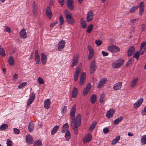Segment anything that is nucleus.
<instances>
[{
  "label": "nucleus",
  "instance_id": "nucleus-2",
  "mask_svg": "<svg viewBox=\"0 0 146 146\" xmlns=\"http://www.w3.org/2000/svg\"><path fill=\"white\" fill-rule=\"evenodd\" d=\"M64 13L66 20L67 23L71 25H74L75 22L74 20L72 18V14L67 10L64 11Z\"/></svg>",
  "mask_w": 146,
  "mask_h": 146
},
{
  "label": "nucleus",
  "instance_id": "nucleus-7",
  "mask_svg": "<svg viewBox=\"0 0 146 146\" xmlns=\"http://www.w3.org/2000/svg\"><path fill=\"white\" fill-rule=\"evenodd\" d=\"M76 110V107L75 106H74L72 108L70 112V115L71 118L72 120V121H75V113Z\"/></svg>",
  "mask_w": 146,
  "mask_h": 146
},
{
  "label": "nucleus",
  "instance_id": "nucleus-16",
  "mask_svg": "<svg viewBox=\"0 0 146 146\" xmlns=\"http://www.w3.org/2000/svg\"><path fill=\"white\" fill-rule=\"evenodd\" d=\"M78 54L76 55L73 57L72 60L73 62L71 65V67H73L77 64L78 62Z\"/></svg>",
  "mask_w": 146,
  "mask_h": 146
},
{
  "label": "nucleus",
  "instance_id": "nucleus-54",
  "mask_svg": "<svg viewBox=\"0 0 146 146\" xmlns=\"http://www.w3.org/2000/svg\"><path fill=\"white\" fill-rule=\"evenodd\" d=\"M0 55L2 56H5V50L3 49H0Z\"/></svg>",
  "mask_w": 146,
  "mask_h": 146
},
{
  "label": "nucleus",
  "instance_id": "nucleus-40",
  "mask_svg": "<svg viewBox=\"0 0 146 146\" xmlns=\"http://www.w3.org/2000/svg\"><path fill=\"white\" fill-rule=\"evenodd\" d=\"M42 145V142L40 140L35 141L33 144V146H41Z\"/></svg>",
  "mask_w": 146,
  "mask_h": 146
},
{
  "label": "nucleus",
  "instance_id": "nucleus-62",
  "mask_svg": "<svg viewBox=\"0 0 146 146\" xmlns=\"http://www.w3.org/2000/svg\"><path fill=\"white\" fill-rule=\"evenodd\" d=\"M138 20V19L137 18L133 19L130 21V23H135Z\"/></svg>",
  "mask_w": 146,
  "mask_h": 146
},
{
  "label": "nucleus",
  "instance_id": "nucleus-18",
  "mask_svg": "<svg viewBox=\"0 0 146 146\" xmlns=\"http://www.w3.org/2000/svg\"><path fill=\"white\" fill-rule=\"evenodd\" d=\"M139 10V15L141 16L143 14L144 10V5L143 2V1L141 2L140 3Z\"/></svg>",
  "mask_w": 146,
  "mask_h": 146
},
{
  "label": "nucleus",
  "instance_id": "nucleus-27",
  "mask_svg": "<svg viewBox=\"0 0 146 146\" xmlns=\"http://www.w3.org/2000/svg\"><path fill=\"white\" fill-rule=\"evenodd\" d=\"M41 60L42 64L44 65L46 63L47 56L44 53L41 54Z\"/></svg>",
  "mask_w": 146,
  "mask_h": 146
},
{
  "label": "nucleus",
  "instance_id": "nucleus-37",
  "mask_svg": "<svg viewBox=\"0 0 146 146\" xmlns=\"http://www.w3.org/2000/svg\"><path fill=\"white\" fill-rule=\"evenodd\" d=\"M81 25L82 28L85 29L86 27L87 23L85 21L83 20L82 19H81Z\"/></svg>",
  "mask_w": 146,
  "mask_h": 146
},
{
  "label": "nucleus",
  "instance_id": "nucleus-26",
  "mask_svg": "<svg viewBox=\"0 0 146 146\" xmlns=\"http://www.w3.org/2000/svg\"><path fill=\"white\" fill-rule=\"evenodd\" d=\"M80 69L79 68H76V71L74 74V78L75 81H76L78 79L79 74L80 73Z\"/></svg>",
  "mask_w": 146,
  "mask_h": 146
},
{
  "label": "nucleus",
  "instance_id": "nucleus-5",
  "mask_svg": "<svg viewBox=\"0 0 146 146\" xmlns=\"http://www.w3.org/2000/svg\"><path fill=\"white\" fill-rule=\"evenodd\" d=\"M108 50L112 52L116 53L120 51V48L116 46H111L108 48Z\"/></svg>",
  "mask_w": 146,
  "mask_h": 146
},
{
  "label": "nucleus",
  "instance_id": "nucleus-29",
  "mask_svg": "<svg viewBox=\"0 0 146 146\" xmlns=\"http://www.w3.org/2000/svg\"><path fill=\"white\" fill-rule=\"evenodd\" d=\"M26 141L27 143L30 144L33 142V139L30 135H28L26 137Z\"/></svg>",
  "mask_w": 146,
  "mask_h": 146
},
{
  "label": "nucleus",
  "instance_id": "nucleus-8",
  "mask_svg": "<svg viewBox=\"0 0 146 146\" xmlns=\"http://www.w3.org/2000/svg\"><path fill=\"white\" fill-rule=\"evenodd\" d=\"M74 1L73 0H67L66 5L68 8L71 10H73Z\"/></svg>",
  "mask_w": 146,
  "mask_h": 146
},
{
  "label": "nucleus",
  "instance_id": "nucleus-58",
  "mask_svg": "<svg viewBox=\"0 0 146 146\" xmlns=\"http://www.w3.org/2000/svg\"><path fill=\"white\" fill-rule=\"evenodd\" d=\"M38 82L40 84H43L44 83L43 80L40 77H39L38 79Z\"/></svg>",
  "mask_w": 146,
  "mask_h": 146
},
{
  "label": "nucleus",
  "instance_id": "nucleus-52",
  "mask_svg": "<svg viewBox=\"0 0 146 146\" xmlns=\"http://www.w3.org/2000/svg\"><path fill=\"white\" fill-rule=\"evenodd\" d=\"M139 52L137 51L135 52L133 55V58H135L137 60H138L139 58Z\"/></svg>",
  "mask_w": 146,
  "mask_h": 146
},
{
  "label": "nucleus",
  "instance_id": "nucleus-13",
  "mask_svg": "<svg viewBox=\"0 0 146 146\" xmlns=\"http://www.w3.org/2000/svg\"><path fill=\"white\" fill-rule=\"evenodd\" d=\"M135 51V48L133 46L130 47L128 50L127 55L128 56L130 57L134 53Z\"/></svg>",
  "mask_w": 146,
  "mask_h": 146
},
{
  "label": "nucleus",
  "instance_id": "nucleus-33",
  "mask_svg": "<svg viewBox=\"0 0 146 146\" xmlns=\"http://www.w3.org/2000/svg\"><path fill=\"white\" fill-rule=\"evenodd\" d=\"M59 128V126L58 125H56L54 126L51 131V134L54 135L56 133Z\"/></svg>",
  "mask_w": 146,
  "mask_h": 146
},
{
  "label": "nucleus",
  "instance_id": "nucleus-56",
  "mask_svg": "<svg viewBox=\"0 0 146 146\" xmlns=\"http://www.w3.org/2000/svg\"><path fill=\"white\" fill-rule=\"evenodd\" d=\"M5 28L4 29V31L7 32H8L9 33H10L11 32V29L8 27L5 26Z\"/></svg>",
  "mask_w": 146,
  "mask_h": 146
},
{
  "label": "nucleus",
  "instance_id": "nucleus-1",
  "mask_svg": "<svg viewBox=\"0 0 146 146\" xmlns=\"http://www.w3.org/2000/svg\"><path fill=\"white\" fill-rule=\"evenodd\" d=\"M81 115L78 114L77 116L75 121H71L70 122L71 126L74 129L75 134L76 135L78 133V127L81 124Z\"/></svg>",
  "mask_w": 146,
  "mask_h": 146
},
{
  "label": "nucleus",
  "instance_id": "nucleus-17",
  "mask_svg": "<svg viewBox=\"0 0 146 146\" xmlns=\"http://www.w3.org/2000/svg\"><path fill=\"white\" fill-rule=\"evenodd\" d=\"M20 37L23 39L26 38L27 37L26 32L25 29H23L19 32Z\"/></svg>",
  "mask_w": 146,
  "mask_h": 146
},
{
  "label": "nucleus",
  "instance_id": "nucleus-53",
  "mask_svg": "<svg viewBox=\"0 0 146 146\" xmlns=\"http://www.w3.org/2000/svg\"><path fill=\"white\" fill-rule=\"evenodd\" d=\"M59 20L60 22V26L61 25H62L64 24V19L63 17L61 15H60L59 17Z\"/></svg>",
  "mask_w": 146,
  "mask_h": 146
},
{
  "label": "nucleus",
  "instance_id": "nucleus-36",
  "mask_svg": "<svg viewBox=\"0 0 146 146\" xmlns=\"http://www.w3.org/2000/svg\"><path fill=\"white\" fill-rule=\"evenodd\" d=\"M141 142L143 145L146 144V135H144L141 137Z\"/></svg>",
  "mask_w": 146,
  "mask_h": 146
},
{
  "label": "nucleus",
  "instance_id": "nucleus-23",
  "mask_svg": "<svg viewBox=\"0 0 146 146\" xmlns=\"http://www.w3.org/2000/svg\"><path fill=\"white\" fill-rule=\"evenodd\" d=\"M122 84L121 82H119L115 84L113 86V89L114 90H119L121 88Z\"/></svg>",
  "mask_w": 146,
  "mask_h": 146
},
{
  "label": "nucleus",
  "instance_id": "nucleus-55",
  "mask_svg": "<svg viewBox=\"0 0 146 146\" xmlns=\"http://www.w3.org/2000/svg\"><path fill=\"white\" fill-rule=\"evenodd\" d=\"M96 124L97 123L96 122H94L92 123L90 127V129H94L96 126Z\"/></svg>",
  "mask_w": 146,
  "mask_h": 146
},
{
  "label": "nucleus",
  "instance_id": "nucleus-12",
  "mask_svg": "<svg viewBox=\"0 0 146 146\" xmlns=\"http://www.w3.org/2000/svg\"><path fill=\"white\" fill-rule=\"evenodd\" d=\"M65 42L64 40H62L60 41L58 44V49L61 50L63 49L65 46Z\"/></svg>",
  "mask_w": 146,
  "mask_h": 146
},
{
  "label": "nucleus",
  "instance_id": "nucleus-57",
  "mask_svg": "<svg viewBox=\"0 0 146 146\" xmlns=\"http://www.w3.org/2000/svg\"><path fill=\"white\" fill-rule=\"evenodd\" d=\"M13 132L15 134H18L20 133V130L16 128H14L13 129Z\"/></svg>",
  "mask_w": 146,
  "mask_h": 146
},
{
  "label": "nucleus",
  "instance_id": "nucleus-43",
  "mask_svg": "<svg viewBox=\"0 0 146 146\" xmlns=\"http://www.w3.org/2000/svg\"><path fill=\"white\" fill-rule=\"evenodd\" d=\"M105 95L104 94H102L100 95L99 101L100 103L102 104L104 103V102Z\"/></svg>",
  "mask_w": 146,
  "mask_h": 146
},
{
  "label": "nucleus",
  "instance_id": "nucleus-30",
  "mask_svg": "<svg viewBox=\"0 0 146 146\" xmlns=\"http://www.w3.org/2000/svg\"><path fill=\"white\" fill-rule=\"evenodd\" d=\"M69 128L68 124L67 123H66L63 126L62 129V132L64 133L66 131H67Z\"/></svg>",
  "mask_w": 146,
  "mask_h": 146
},
{
  "label": "nucleus",
  "instance_id": "nucleus-59",
  "mask_svg": "<svg viewBox=\"0 0 146 146\" xmlns=\"http://www.w3.org/2000/svg\"><path fill=\"white\" fill-rule=\"evenodd\" d=\"M67 107L65 106L62 108L61 110V112L62 113H66V111Z\"/></svg>",
  "mask_w": 146,
  "mask_h": 146
},
{
  "label": "nucleus",
  "instance_id": "nucleus-45",
  "mask_svg": "<svg viewBox=\"0 0 146 146\" xmlns=\"http://www.w3.org/2000/svg\"><path fill=\"white\" fill-rule=\"evenodd\" d=\"M139 8L138 6H133L131 7L129 9V12L130 13H133L137 9Z\"/></svg>",
  "mask_w": 146,
  "mask_h": 146
},
{
  "label": "nucleus",
  "instance_id": "nucleus-24",
  "mask_svg": "<svg viewBox=\"0 0 146 146\" xmlns=\"http://www.w3.org/2000/svg\"><path fill=\"white\" fill-rule=\"evenodd\" d=\"M50 100L48 99L46 100L44 102V106L45 108L46 109H48L50 107Z\"/></svg>",
  "mask_w": 146,
  "mask_h": 146
},
{
  "label": "nucleus",
  "instance_id": "nucleus-10",
  "mask_svg": "<svg viewBox=\"0 0 146 146\" xmlns=\"http://www.w3.org/2000/svg\"><path fill=\"white\" fill-rule=\"evenodd\" d=\"M107 80V79L105 78H104L100 80L98 84L97 87L99 88H102L106 84Z\"/></svg>",
  "mask_w": 146,
  "mask_h": 146
},
{
  "label": "nucleus",
  "instance_id": "nucleus-22",
  "mask_svg": "<svg viewBox=\"0 0 146 146\" xmlns=\"http://www.w3.org/2000/svg\"><path fill=\"white\" fill-rule=\"evenodd\" d=\"M35 59L36 64H39L40 63V56L38 54V51L36 50L35 52Z\"/></svg>",
  "mask_w": 146,
  "mask_h": 146
},
{
  "label": "nucleus",
  "instance_id": "nucleus-25",
  "mask_svg": "<svg viewBox=\"0 0 146 146\" xmlns=\"http://www.w3.org/2000/svg\"><path fill=\"white\" fill-rule=\"evenodd\" d=\"M37 4L35 3V1H33V15L35 16L37 15Z\"/></svg>",
  "mask_w": 146,
  "mask_h": 146
},
{
  "label": "nucleus",
  "instance_id": "nucleus-21",
  "mask_svg": "<svg viewBox=\"0 0 146 146\" xmlns=\"http://www.w3.org/2000/svg\"><path fill=\"white\" fill-rule=\"evenodd\" d=\"M86 73L85 72H83L80 77V84L82 85L83 84L85 81Z\"/></svg>",
  "mask_w": 146,
  "mask_h": 146
},
{
  "label": "nucleus",
  "instance_id": "nucleus-9",
  "mask_svg": "<svg viewBox=\"0 0 146 146\" xmlns=\"http://www.w3.org/2000/svg\"><path fill=\"white\" fill-rule=\"evenodd\" d=\"M35 93L34 92H32L31 94L29 96V100L27 104V106H29L32 103L35 99Z\"/></svg>",
  "mask_w": 146,
  "mask_h": 146
},
{
  "label": "nucleus",
  "instance_id": "nucleus-4",
  "mask_svg": "<svg viewBox=\"0 0 146 146\" xmlns=\"http://www.w3.org/2000/svg\"><path fill=\"white\" fill-rule=\"evenodd\" d=\"M96 64V62L94 60L92 61L90 64V71L91 74L94 73L96 69L97 66Z\"/></svg>",
  "mask_w": 146,
  "mask_h": 146
},
{
  "label": "nucleus",
  "instance_id": "nucleus-49",
  "mask_svg": "<svg viewBox=\"0 0 146 146\" xmlns=\"http://www.w3.org/2000/svg\"><path fill=\"white\" fill-rule=\"evenodd\" d=\"M88 48L89 51V54H94V50L90 46L88 45Z\"/></svg>",
  "mask_w": 146,
  "mask_h": 146
},
{
  "label": "nucleus",
  "instance_id": "nucleus-47",
  "mask_svg": "<svg viewBox=\"0 0 146 146\" xmlns=\"http://www.w3.org/2000/svg\"><path fill=\"white\" fill-rule=\"evenodd\" d=\"M146 42L145 41L143 42L141 44V47H140V51H141V50L144 47H145L144 50H146Z\"/></svg>",
  "mask_w": 146,
  "mask_h": 146
},
{
  "label": "nucleus",
  "instance_id": "nucleus-50",
  "mask_svg": "<svg viewBox=\"0 0 146 146\" xmlns=\"http://www.w3.org/2000/svg\"><path fill=\"white\" fill-rule=\"evenodd\" d=\"M7 146H12V142L11 140L8 139L7 140Z\"/></svg>",
  "mask_w": 146,
  "mask_h": 146
},
{
  "label": "nucleus",
  "instance_id": "nucleus-20",
  "mask_svg": "<svg viewBox=\"0 0 146 146\" xmlns=\"http://www.w3.org/2000/svg\"><path fill=\"white\" fill-rule=\"evenodd\" d=\"M115 113V110L113 109L107 111L106 116L107 118H110L112 117Z\"/></svg>",
  "mask_w": 146,
  "mask_h": 146
},
{
  "label": "nucleus",
  "instance_id": "nucleus-42",
  "mask_svg": "<svg viewBox=\"0 0 146 146\" xmlns=\"http://www.w3.org/2000/svg\"><path fill=\"white\" fill-rule=\"evenodd\" d=\"M65 138L66 140L68 141L71 137V135L69 131L68 130L65 133Z\"/></svg>",
  "mask_w": 146,
  "mask_h": 146
},
{
  "label": "nucleus",
  "instance_id": "nucleus-63",
  "mask_svg": "<svg viewBox=\"0 0 146 146\" xmlns=\"http://www.w3.org/2000/svg\"><path fill=\"white\" fill-rule=\"evenodd\" d=\"M59 3H60V5L62 6L64 3V0H58Z\"/></svg>",
  "mask_w": 146,
  "mask_h": 146
},
{
  "label": "nucleus",
  "instance_id": "nucleus-38",
  "mask_svg": "<svg viewBox=\"0 0 146 146\" xmlns=\"http://www.w3.org/2000/svg\"><path fill=\"white\" fill-rule=\"evenodd\" d=\"M96 95H93L90 97V101L92 103L94 104L96 100Z\"/></svg>",
  "mask_w": 146,
  "mask_h": 146
},
{
  "label": "nucleus",
  "instance_id": "nucleus-44",
  "mask_svg": "<svg viewBox=\"0 0 146 146\" xmlns=\"http://www.w3.org/2000/svg\"><path fill=\"white\" fill-rule=\"evenodd\" d=\"M93 27V26L92 24H90L88 27L87 30H86L87 32L88 33H90L92 31Z\"/></svg>",
  "mask_w": 146,
  "mask_h": 146
},
{
  "label": "nucleus",
  "instance_id": "nucleus-46",
  "mask_svg": "<svg viewBox=\"0 0 146 146\" xmlns=\"http://www.w3.org/2000/svg\"><path fill=\"white\" fill-rule=\"evenodd\" d=\"M134 59L133 58H130L129 60L126 63V66L128 67L134 61Z\"/></svg>",
  "mask_w": 146,
  "mask_h": 146
},
{
  "label": "nucleus",
  "instance_id": "nucleus-51",
  "mask_svg": "<svg viewBox=\"0 0 146 146\" xmlns=\"http://www.w3.org/2000/svg\"><path fill=\"white\" fill-rule=\"evenodd\" d=\"M95 42L96 44L98 46H100L102 43V41L99 40H96Z\"/></svg>",
  "mask_w": 146,
  "mask_h": 146
},
{
  "label": "nucleus",
  "instance_id": "nucleus-14",
  "mask_svg": "<svg viewBox=\"0 0 146 146\" xmlns=\"http://www.w3.org/2000/svg\"><path fill=\"white\" fill-rule=\"evenodd\" d=\"M143 99L142 98L138 99L134 104V107L135 108H137L139 107L143 102Z\"/></svg>",
  "mask_w": 146,
  "mask_h": 146
},
{
  "label": "nucleus",
  "instance_id": "nucleus-48",
  "mask_svg": "<svg viewBox=\"0 0 146 146\" xmlns=\"http://www.w3.org/2000/svg\"><path fill=\"white\" fill-rule=\"evenodd\" d=\"M27 84V82L21 83L20 85L18 86V87L19 89L22 88L25 86H26Z\"/></svg>",
  "mask_w": 146,
  "mask_h": 146
},
{
  "label": "nucleus",
  "instance_id": "nucleus-32",
  "mask_svg": "<svg viewBox=\"0 0 146 146\" xmlns=\"http://www.w3.org/2000/svg\"><path fill=\"white\" fill-rule=\"evenodd\" d=\"M8 62L10 65L12 66L15 63V61L14 60L13 57L12 56H10L8 60Z\"/></svg>",
  "mask_w": 146,
  "mask_h": 146
},
{
  "label": "nucleus",
  "instance_id": "nucleus-41",
  "mask_svg": "<svg viewBox=\"0 0 146 146\" xmlns=\"http://www.w3.org/2000/svg\"><path fill=\"white\" fill-rule=\"evenodd\" d=\"M9 125L7 124H3L0 127V129L1 131L5 130L8 128Z\"/></svg>",
  "mask_w": 146,
  "mask_h": 146
},
{
  "label": "nucleus",
  "instance_id": "nucleus-64",
  "mask_svg": "<svg viewBox=\"0 0 146 146\" xmlns=\"http://www.w3.org/2000/svg\"><path fill=\"white\" fill-rule=\"evenodd\" d=\"M102 53L104 56H106L108 55V53L104 51H102Z\"/></svg>",
  "mask_w": 146,
  "mask_h": 146
},
{
  "label": "nucleus",
  "instance_id": "nucleus-35",
  "mask_svg": "<svg viewBox=\"0 0 146 146\" xmlns=\"http://www.w3.org/2000/svg\"><path fill=\"white\" fill-rule=\"evenodd\" d=\"M138 80V78L134 79L131 82L130 84L131 87L133 88L135 87Z\"/></svg>",
  "mask_w": 146,
  "mask_h": 146
},
{
  "label": "nucleus",
  "instance_id": "nucleus-60",
  "mask_svg": "<svg viewBox=\"0 0 146 146\" xmlns=\"http://www.w3.org/2000/svg\"><path fill=\"white\" fill-rule=\"evenodd\" d=\"M109 131V129L107 128H104L103 129V132L105 134L107 133H108Z\"/></svg>",
  "mask_w": 146,
  "mask_h": 146
},
{
  "label": "nucleus",
  "instance_id": "nucleus-11",
  "mask_svg": "<svg viewBox=\"0 0 146 146\" xmlns=\"http://www.w3.org/2000/svg\"><path fill=\"white\" fill-rule=\"evenodd\" d=\"M91 85L90 83H89L86 87V88L83 90V95L84 96H86L87 94L90 92L91 88Z\"/></svg>",
  "mask_w": 146,
  "mask_h": 146
},
{
  "label": "nucleus",
  "instance_id": "nucleus-6",
  "mask_svg": "<svg viewBox=\"0 0 146 146\" xmlns=\"http://www.w3.org/2000/svg\"><path fill=\"white\" fill-rule=\"evenodd\" d=\"M94 18V14L92 11L90 10L87 13L86 17V21L88 22L91 21Z\"/></svg>",
  "mask_w": 146,
  "mask_h": 146
},
{
  "label": "nucleus",
  "instance_id": "nucleus-61",
  "mask_svg": "<svg viewBox=\"0 0 146 146\" xmlns=\"http://www.w3.org/2000/svg\"><path fill=\"white\" fill-rule=\"evenodd\" d=\"M58 23V22L57 21H56V22L52 23H50V27H53L55 25Z\"/></svg>",
  "mask_w": 146,
  "mask_h": 146
},
{
  "label": "nucleus",
  "instance_id": "nucleus-31",
  "mask_svg": "<svg viewBox=\"0 0 146 146\" xmlns=\"http://www.w3.org/2000/svg\"><path fill=\"white\" fill-rule=\"evenodd\" d=\"M35 124L33 122H31L29 123L28 125V129L30 132H32L34 129Z\"/></svg>",
  "mask_w": 146,
  "mask_h": 146
},
{
  "label": "nucleus",
  "instance_id": "nucleus-19",
  "mask_svg": "<svg viewBox=\"0 0 146 146\" xmlns=\"http://www.w3.org/2000/svg\"><path fill=\"white\" fill-rule=\"evenodd\" d=\"M46 14L47 17L49 19H51L52 17V14L50 8L47 7L46 10Z\"/></svg>",
  "mask_w": 146,
  "mask_h": 146
},
{
  "label": "nucleus",
  "instance_id": "nucleus-3",
  "mask_svg": "<svg viewBox=\"0 0 146 146\" xmlns=\"http://www.w3.org/2000/svg\"><path fill=\"white\" fill-rule=\"evenodd\" d=\"M124 63L123 60H118L112 63V66L114 68H118L122 66Z\"/></svg>",
  "mask_w": 146,
  "mask_h": 146
},
{
  "label": "nucleus",
  "instance_id": "nucleus-15",
  "mask_svg": "<svg viewBox=\"0 0 146 146\" xmlns=\"http://www.w3.org/2000/svg\"><path fill=\"white\" fill-rule=\"evenodd\" d=\"M92 139V135L90 134H88L84 137L83 142L84 143L88 142L91 141Z\"/></svg>",
  "mask_w": 146,
  "mask_h": 146
},
{
  "label": "nucleus",
  "instance_id": "nucleus-28",
  "mask_svg": "<svg viewBox=\"0 0 146 146\" xmlns=\"http://www.w3.org/2000/svg\"><path fill=\"white\" fill-rule=\"evenodd\" d=\"M78 92V89L76 87H74L73 88L72 94V97L75 98L76 97Z\"/></svg>",
  "mask_w": 146,
  "mask_h": 146
},
{
  "label": "nucleus",
  "instance_id": "nucleus-39",
  "mask_svg": "<svg viewBox=\"0 0 146 146\" xmlns=\"http://www.w3.org/2000/svg\"><path fill=\"white\" fill-rule=\"evenodd\" d=\"M123 119V117H119L114 121L113 124L115 125H117L119 122L122 121Z\"/></svg>",
  "mask_w": 146,
  "mask_h": 146
},
{
  "label": "nucleus",
  "instance_id": "nucleus-34",
  "mask_svg": "<svg viewBox=\"0 0 146 146\" xmlns=\"http://www.w3.org/2000/svg\"><path fill=\"white\" fill-rule=\"evenodd\" d=\"M120 138V136H117L112 141L111 143V145H115L117 143Z\"/></svg>",
  "mask_w": 146,
  "mask_h": 146
}]
</instances>
